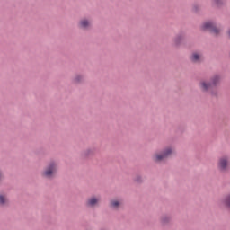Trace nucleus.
Returning <instances> with one entry per match:
<instances>
[{
	"mask_svg": "<svg viewBox=\"0 0 230 230\" xmlns=\"http://www.w3.org/2000/svg\"><path fill=\"white\" fill-rule=\"evenodd\" d=\"M228 37H230V30L228 31Z\"/></svg>",
	"mask_w": 230,
	"mask_h": 230,
	"instance_id": "14",
	"label": "nucleus"
},
{
	"mask_svg": "<svg viewBox=\"0 0 230 230\" xmlns=\"http://www.w3.org/2000/svg\"><path fill=\"white\" fill-rule=\"evenodd\" d=\"M217 168L221 172H227V170L230 168L229 156H221L217 162Z\"/></svg>",
	"mask_w": 230,
	"mask_h": 230,
	"instance_id": "2",
	"label": "nucleus"
},
{
	"mask_svg": "<svg viewBox=\"0 0 230 230\" xmlns=\"http://www.w3.org/2000/svg\"><path fill=\"white\" fill-rule=\"evenodd\" d=\"M0 177H2V173L0 172Z\"/></svg>",
	"mask_w": 230,
	"mask_h": 230,
	"instance_id": "16",
	"label": "nucleus"
},
{
	"mask_svg": "<svg viewBox=\"0 0 230 230\" xmlns=\"http://www.w3.org/2000/svg\"><path fill=\"white\" fill-rule=\"evenodd\" d=\"M162 222H163L164 224H166V222H168V217L163 218V219H162Z\"/></svg>",
	"mask_w": 230,
	"mask_h": 230,
	"instance_id": "12",
	"label": "nucleus"
},
{
	"mask_svg": "<svg viewBox=\"0 0 230 230\" xmlns=\"http://www.w3.org/2000/svg\"><path fill=\"white\" fill-rule=\"evenodd\" d=\"M218 84H220V77L218 75H215L212 77L211 83L201 81L200 89L203 91H211L214 87H217Z\"/></svg>",
	"mask_w": 230,
	"mask_h": 230,
	"instance_id": "1",
	"label": "nucleus"
},
{
	"mask_svg": "<svg viewBox=\"0 0 230 230\" xmlns=\"http://www.w3.org/2000/svg\"><path fill=\"white\" fill-rule=\"evenodd\" d=\"M111 208H118L119 206H121V202L118 200H113L111 202Z\"/></svg>",
	"mask_w": 230,
	"mask_h": 230,
	"instance_id": "11",
	"label": "nucleus"
},
{
	"mask_svg": "<svg viewBox=\"0 0 230 230\" xmlns=\"http://www.w3.org/2000/svg\"><path fill=\"white\" fill-rule=\"evenodd\" d=\"M172 154H173V149L167 148L162 154H155L154 155V161H155L156 163L164 161V159H167V157H170V155H172Z\"/></svg>",
	"mask_w": 230,
	"mask_h": 230,
	"instance_id": "3",
	"label": "nucleus"
},
{
	"mask_svg": "<svg viewBox=\"0 0 230 230\" xmlns=\"http://www.w3.org/2000/svg\"><path fill=\"white\" fill-rule=\"evenodd\" d=\"M80 78H82L80 75H77L76 77H75V82H80Z\"/></svg>",
	"mask_w": 230,
	"mask_h": 230,
	"instance_id": "13",
	"label": "nucleus"
},
{
	"mask_svg": "<svg viewBox=\"0 0 230 230\" xmlns=\"http://www.w3.org/2000/svg\"><path fill=\"white\" fill-rule=\"evenodd\" d=\"M99 202H100V198L92 197L87 199L86 206L88 208H94V206H98Z\"/></svg>",
	"mask_w": 230,
	"mask_h": 230,
	"instance_id": "6",
	"label": "nucleus"
},
{
	"mask_svg": "<svg viewBox=\"0 0 230 230\" xmlns=\"http://www.w3.org/2000/svg\"><path fill=\"white\" fill-rule=\"evenodd\" d=\"M216 4H218V2H216Z\"/></svg>",
	"mask_w": 230,
	"mask_h": 230,
	"instance_id": "15",
	"label": "nucleus"
},
{
	"mask_svg": "<svg viewBox=\"0 0 230 230\" xmlns=\"http://www.w3.org/2000/svg\"><path fill=\"white\" fill-rule=\"evenodd\" d=\"M223 204H225V206L227 208H230V194L224 199Z\"/></svg>",
	"mask_w": 230,
	"mask_h": 230,
	"instance_id": "10",
	"label": "nucleus"
},
{
	"mask_svg": "<svg viewBox=\"0 0 230 230\" xmlns=\"http://www.w3.org/2000/svg\"><path fill=\"white\" fill-rule=\"evenodd\" d=\"M203 30H209V31H211V33H213L214 35H218V33H220V29H217L215 26V23H213L212 22H206L203 26H202Z\"/></svg>",
	"mask_w": 230,
	"mask_h": 230,
	"instance_id": "5",
	"label": "nucleus"
},
{
	"mask_svg": "<svg viewBox=\"0 0 230 230\" xmlns=\"http://www.w3.org/2000/svg\"><path fill=\"white\" fill-rule=\"evenodd\" d=\"M57 173V164L55 162L50 163L45 169L43 175L47 178H51Z\"/></svg>",
	"mask_w": 230,
	"mask_h": 230,
	"instance_id": "4",
	"label": "nucleus"
},
{
	"mask_svg": "<svg viewBox=\"0 0 230 230\" xmlns=\"http://www.w3.org/2000/svg\"><path fill=\"white\" fill-rule=\"evenodd\" d=\"M8 203V199H6V196L0 195V204L2 206H4V204Z\"/></svg>",
	"mask_w": 230,
	"mask_h": 230,
	"instance_id": "9",
	"label": "nucleus"
},
{
	"mask_svg": "<svg viewBox=\"0 0 230 230\" xmlns=\"http://www.w3.org/2000/svg\"><path fill=\"white\" fill-rule=\"evenodd\" d=\"M201 58H202V56H200V54L194 53V54H192L191 61L192 62H199V60H201Z\"/></svg>",
	"mask_w": 230,
	"mask_h": 230,
	"instance_id": "8",
	"label": "nucleus"
},
{
	"mask_svg": "<svg viewBox=\"0 0 230 230\" xmlns=\"http://www.w3.org/2000/svg\"><path fill=\"white\" fill-rule=\"evenodd\" d=\"M80 28L87 29L89 26H91V22L88 20H82L79 23Z\"/></svg>",
	"mask_w": 230,
	"mask_h": 230,
	"instance_id": "7",
	"label": "nucleus"
}]
</instances>
